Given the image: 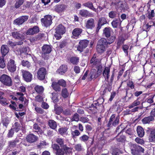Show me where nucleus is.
<instances>
[{
	"instance_id": "864d4df0",
	"label": "nucleus",
	"mask_w": 155,
	"mask_h": 155,
	"mask_svg": "<svg viewBox=\"0 0 155 155\" xmlns=\"http://www.w3.org/2000/svg\"><path fill=\"white\" fill-rule=\"evenodd\" d=\"M58 83L59 85L63 87H65L66 85V81L63 79L59 80Z\"/></svg>"
},
{
	"instance_id": "3c124183",
	"label": "nucleus",
	"mask_w": 155,
	"mask_h": 155,
	"mask_svg": "<svg viewBox=\"0 0 155 155\" xmlns=\"http://www.w3.org/2000/svg\"><path fill=\"white\" fill-rule=\"evenodd\" d=\"M23 95L24 94L21 92H18L16 93V96L17 97H19V100L21 101H24Z\"/></svg>"
},
{
	"instance_id": "a211bd4d",
	"label": "nucleus",
	"mask_w": 155,
	"mask_h": 155,
	"mask_svg": "<svg viewBox=\"0 0 155 155\" xmlns=\"http://www.w3.org/2000/svg\"><path fill=\"white\" fill-rule=\"evenodd\" d=\"M42 51L44 54L49 53L51 51V48L49 45H45L42 47Z\"/></svg>"
},
{
	"instance_id": "20e7f679",
	"label": "nucleus",
	"mask_w": 155,
	"mask_h": 155,
	"mask_svg": "<svg viewBox=\"0 0 155 155\" xmlns=\"http://www.w3.org/2000/svg\"><path fill=\"white\" fill-rule=\"evenodd\" d=\"M89 41L86 40H81L77 47V50L80 52H82L84 49L89 44Z\"/></svg>"
},
{
	"instance_id": "774afa93",
	"label": "nucleus",
	"mask_w": 155,
	"mask_h": 155,
	"mask_svg": "<svg viewBox=\"0 0 155 155\" xmlns=\"http://www.w3.org/2000/svg\"><path fill=\"white\" fill-rule=\"evenodd\" d=\"M80 120L82 122L85 123L88 122L89 120V119L87 117H82L80 118Z\"/></svg>"
},
{
	"instance_id": "ddd939ff",
	"label": "nucleus",
	"mask_w": 155,
	"mask_h": 155,
	"mask_svg": "<svg viewBox=\"0 0 155 155\" xmlns=\"http://www.w3.org/2000/svg\"><path fill=\"white\" fill-rule=\"evenodd\" d=\"M67 8V6L64 4H59L56 5L54 8L55 10L58 13L63 12Z\"/></svg>"
},
{
	"instance_id": "dca6fc26",
	"label": "nucleus",
	"mask_w": 155,
	"mask_h": 155,
	"mask_svg": "<svg viewBox=\"0 0 155 155\" xmlns=\"http://www.w3.org/2000/svg\"><path fill=\"white\" fill-rule=\"evenodd\" d=\"M130 146L132 154L133 155H138L137 150L136 149L137 145L135 144L130 143Z\"/></svg>"
},
{
	"instance_id": "6ab92c4d",
	"label": "nucleus",
	"mask_w": 155,
	"mask_h": 155,
	"mask_svg": "<svg viewBox=\"0 0 155 155\" xmlns=\"http://www.w3.org/2000/svg\"><path fill=\"white\" fill-rule=\"evenodd\" d=\"M94 19L92 18L89 19L86 23V26L87 28H92L94 26Z\"/></svg>"
},
{
	"instance_id": "9d476101",
	"label": "nucleus",
	"mask_w": 155,
	"mask_h": 155,
	"mask_svg": "<svg viewBox=\"0 0 155 155\" xmlns=\"http://www.w3.org/2000/svg\"><path fill=\"white\" fill-rule=\"evenodd\" d=\"M26 138L27 141L30 143L34 142L38 140V137L32 134H30L27 135Z\"/></svg>"
},
{
	"instance_id": "0eeeda50",
	"label": "nucleus",
	"mask_w": 155,
	"mask_h": 155,
	"mask_svg": "<svg viewBox=\"0 0 155 155\" xmlns=\"http://www.w3.org/2000/svg\"><path fill=\"white\" fill-rule=\"evenodd\" d=\"M28 18V16H22L15 20L14 21V23L16 25H21L27 21Z\"/></svg>"
},
{
	"instance_id": "5fc2aeb1",
	"label": "nucleus",
	"mask_w": 155,
	"mask_h": 155,
	"mask_svg": "<svg viewBox=\"0 0 155 155\" xmlns=\"http://www.w3.org/2000/svg\"><path fill=\"white\" fill-rule=\"evenodd\" d=\"M18 42L17 41L16 42H13L12 41H9L8 42V44L10 46L12 47H14L16 45H19L18 44Z\"/></svg>"
},
{
	"instance_id": "603ef678",
	"label": "nucleus",
	"mask_w": 155,
	"mask_h": 155,
	"mask_svg": "<svg viewBox=\"0 0 155 155\" xmlns=\"http://www.w3.org/2000/svg\"><path fill=\"white\" fill-rule=\"evenodd\" d=\"M21 64L22 66L26 67L28 68H29L30 66V63L27 61H25L24 60L22 61Z\"/></svg>"
},
{
	"instance_id": "9b49d317",
	"label": "nucleus",
	"mask_w": 155,
	"mask_h": 155,
	"mask_svg": "<svg viewBox=\"0 0 155 155\" xmlns=\"http://www.w3.org/2000/svg\"><path fill=\"white\" fill-rule=\"evenodd\" d=\"M52 16L50 15H47L45 16L44 23L46 27L50 25L52 23Z\"/></svg>"
},
{
	"instance_id": "c85d7f7f",
	"label": "nucleus",
	"mask_w": 155,
	"mask_h": 155,
	"mask_svg": "<svg viewBox=\"0 0 155 155\" xmlns=\"http://www.w3.org/2000/svg\"><path fill=\"white\" fill-rule=\"evenodd\" d=\"M111 29L109 28H106L104 30V36L108 38L110 36Z\"/></svg>"
},
{
	"instance_id": "bb28decb",
	"label": "nucleus",
	"mask_w": 155,
	"mask_h": 155,
	"mask_svg": "<svg viewBox=\"0 0 155 155\" xmlns=\"http://www.w3.org/2000/svg\"><path fill=\"white\" fill-rule=\"evenodd\" d=\"M49 126L51 129L54 130L57 127L56 122L52 120H49L48 122Z\"/></svg>"
},
{
	"instance_id": "b1692460",
	"label": "nucleus",
	"mask_w": 155,
	"mask_h": 155,
	"mask_svg": "<svg viewBox=\"0 0 155 155\" xmlns=\"http://www.w3.org/2000/svg\"><path fill=\"white\" fill-rule=\"evenodd\" d=\"M67 67L66 66H61L57 70V72L60 74L62 75L66 71Z\"/></svg>"
},
{
	"instance_id": "39448f33",
	"label": "nucleus",
	"mask_w": 155,
	"mask_h": 155,
	"mask_svg": "<svg viewBox=\"0 0 155 155\" xmlns=\"http://www.w3.org/2000/svg\"><path fill=\"white\" fill-rule=\"evenodd\" d=\"M46 74V70L44 68H40L37 72V78L40 80H43L45 78Z\"/></svg>"
},
{
	"instance_id": "e433bc0d",
	"label": "nucleus",
	"mask_w": 155,
	"mask_h": 155,
	"mask_svg": "<svg viewBox=\"0 0 155 155\" xmlns=\"http://www.w3.org/2000/svg\"><path fill=\"white\" fill-rule=\"evenodd\" d=\"M36 92L38 93H41L43 92L44 91V88L42 86L37 85L35 88Z\"/></svg>"
},
{
	"instance_id": "4468645a",
	"label": "nucleus",
	"mask_w": 155,
	"mask_h": 155,
	"mask_svg": "<svg viewBox=\"0 0 155 155\" xmlns=\"http://www.w3.org/2000/svg\"><path fill=\"white\" fill-rule=\"evenodd\" d=\"M110 68L106 67L103 72V75L104 77L105 80L108 81L110 75Z\"/></svg>"
},
{
	"instance_id": "8fccbe9b",
	"label": "nucleus",
	"mask_w": 155,
	"mask_h": 155,
	"mask_svg": "<svg viewBox=\"0 0 155 155\" xmlns=\"http://www.w3.org/2000/svg\"><path fill=\"white\" fill-rule=\"evenodd\" d=\"M74 148L76 150L78 151H81L83 149V148L81 144H76L75 145Z\"/></svg>"
},
{
	"instance_id": "7ed1b4c3",
	"label": "nucleus",
	"mask_w": 155,
	"mask_h": 155,
	"mask_svg": "<svg viewBox=\"0 0 155 155\" xmlns=\"http://www.w3.org/2000/svg\"><path fill=\"white\" fill-rule=\"evenodd\" d=\"M119 119L120 117H116L115 114L112 115L107 125V126L110 127L111 125L114 126L117 125L119 124Z\"/></svg>"
},
{
	"instance_id": "e2e57ef3",
	"label": "nucleus",
	"mask_w": 155,
	"mask_h": 155,
	"mask_svg": "<svg viewBox=\"0 0 155 155\" xmlns=\"http://www.w3.org/2000/svg\"><path fill=\"white\" fill-rule=\"evenodd\" d=\"M35 110L37 113L41 114H42L44 112L43 110L40 107H35Z\"/></svg>"
},
{
	"instance_id": "37998d69",
	"label": "nucleus",
	"mask_w": 155,
	"mask_h": 155,
	"mask_svg": "<svg viewBox=\"0 0 155 155\" xmlns=\"http://www.w3.org/2000/svg\"><path fill=\"white\" fill-rule=\"evenodd\" d=\"M24 0H17L15 4V7L16 8H18L22 5L23 2Z\"/></svg>"
},
{
	"instance_id": "c9c22d12",
	"label": "nucleus",
	"mask_w": 155,
	"mask_h": 155,
	"mask_svg": "<svg viewBox=\"0 0 155 155\" xmlns=\"http://www.w3.org/2000/svg\"><path fill=\"white\" fill-rule=\"evenodd\" d=\"M33 128L36 130V132H39L38 134H41L42 132V130L41 129L40 127L38 126V125L37 124H35L33 125Z\"/></svg>"
},
{
	"instance_id": "4be33fe9",
	"label": "nucleus",
	"mask_w": 155,
	"mask_h": 155,
	"mask_svg": "<svg viewBox=\"0 0 155 155\" xmlns=\"http://www.w3.org/2000/svg\"><path fill=\"white\" fill-rule=\"evenodd\" d=\"M1 51L2 54L5 55L9 51L8 47L6 45H2L1 47Z\"/></svg>"
},
{
	"instance_id": "2f4dec72",
	"label": "nucleus",
	"mask_w": 155,
	"mask_h": 155,
	"mask_svg": "<svg viewBox=\"0 0 155 155\" xmlns=\"http://www.w3.org/2000/svg\"><path fill=\"white\" fill-rule=\"evenodd\" d=\"M70 62L73 64H77L79 61V58L77 57H72L70 59Z\"/></svg>"
},
{
	"instance_id": "7c9ffc66",
	"label": "nucleus",
	"mask_w": 155,
	"mask_h": 155,
	"mask_svg": "<svg viewBox=\"0 0 155 155\" xmlns=\"http://www.w3.org/2000/svg\"><path fill=\"white\" fill-rule=\"evenodd\" d=\"M58 84L57 82L54 81L53 82L51 86L55 91H59L61 90V88Z\"/></svg>"
},
{
	"instance_id": "a18cd8bd",
	"label": "nucleus",
	"mask_w": 155,
	"mask_h": 155,
	"mask_svg": "<svg viewBox=\"0 0 155 155\" xmlns=\"http://www.w3.org/2000/svg\"><path fill=\"white\" fill-rule=\"evenodd\" d=\"M88 11L86 10L82 9L80 11L79 14L82 16L87 17Z\"/></svg>"
},
{
	"instance_id": "1a4fd4ad",
	"label": "nucleus",
	"mask_w": 155,
	"mask_h": 155,
	"mask_svg": "<svg viewBox=\"0 0 155 155\" xmlns=\"http://www.w3.org/2000/svg\"><path fill=\"white\" fill-rule=\"evenodd\" d=\"M8 70L11 72H13L16 70V66L15 64L14 61L10 60L8 63Z\"/></svg>"
},
{
	"instance_id": "2eb2a0df",
	"label": "nucleus",
	"mask_w": 155,
	"mask_h": 155,
	"mask_svg": "<svg viewBox=\"0 0 155 155\" xmlns=\"http://www.w3.org/2000/svg\"><path fill=\"white\" fill-rule=\"evenodd\" d=\"M56 141L60 145L61 147L64 148V149H69L66 144H64V141L63 139L58 138L56 139Z\"/></svg>"
},
{
	"instance_id": "393cba45",
	"label": "nucleus",
	"mask_w": 155,
	"mask_h": 155,
	"mask_svg": "<svg viewBox=\"0 0 155 155\" xmlns=\"http://www.w3.org/2000/svg\"><path fill=\"white\" fill-rule=\"evenodd\" d=\"M121 21L120 19H117L113 20L111 22V24L113 28H116L121 25Z\"/></svg>"
},
{
	"instance_id": "a878e982",
	"label": "nucleus",
	"mask_w": 155,
	"mask_h": 155,
	"mask_svg": "<svg viewBox=\"0 0 155 155\" xmlns=\"http://www.w3.org/2000/svg\"><path fill=\"white\" fill-rule=\"evenodd\" d=\"M107 23V21L106 18L104 17H102L100 18L98 22V26L97 28H100L101 26L106 24Z\"/></svg>"
},
{
	"instance_id": "f704fd0d",
	"label": "nucleus",
	"mask_w": 155,
	"mask_h": 155,
	"mask_svg": "<svg viewBox=\"0 0 155 155\" xmlns=\"http://www.w3.org/2000/svg\"><path fill=\"white\" fill-rule=\"evenodd\" d=\"M71 134L72 138L74 139L79 136L80 135V133L78 130H75L74 131H71Z\"/></svg>"
},
{
	"instance_id": "338daca9",
	"label": "nucleus",
	"mask_w": 155,
	"mask_h": 155,
	"mask_svg": "<svg viewBox=\"0 0 155 155\" xmlns=\"http://www.w3.org/2000/svg\"><path fill=\"white\" fill-rule=\"evenodd\" d=\"M52 147L53 149L56 151L60 148L58 145L55 143L52 144Z\"/></svg>"
},
{
	"instance_id": "69168bd1",
	"label": "nucleus",
	"mask_w": 155,
	"mask_h": 155,
	"mask_svg": "<svg viewBox=\"0 0 155 155\" xmlns=\"http://www.w3.org/2000/svg\"><path fill=\"white\" fill-rule=\"evenodd\" d=\"M125 137L124 136L122 135L120 137H117V140L118 142H123L125 139Z\"/></svg>"
},
{
	"instance_id": "f257e3e1",
	"label": "nucleus",
	"mask_w": 155,
	"mask_h": 155,
	"mask_svg": "<svg viewBox=\"0 0 155 155\" xmlns=\"http://www.w3.org/2000/svg\"><path fill=\"white\" fill-rule=\"evenodd\" d=\"M12 36L15 39L18 41V44L22 45L25 39L24 33L21 31H15L12 32Z\"/></svg>"
},
{
	"instance_id": "aec40b11",
	"label": "nucleus",
	"mask_w": 155,
	"mask_h": 155,
	"mask_svg": "<svg viewBox=\"0 0 155 155\" xmlns=\"http://www.w3.org/2000/svg\"><path fill=\"white\" fill-rule=\"evenodd\" d=\"M137 132L138 136L140 137H143L144 135V131L143 128L140 126L137 127Z\"/></svg>"
},
{
	"instance_id": "13d9d810",
	"label": "nucleus",
	"mask_w": 155,
	"mask_h": 155,
	"mask_svg": "<svg viewBox=\"0 0 155 155\" xmlns=\"http://www.w3.org/2000/svg\"><path fill=\"white\" fill-rule=\"evenodd\" d=\"M135 141L137 143L140 144H143L144 143V141L142 139L139 137H137L135 139Z\"/></svg>"
},
{
	"instance_id": "49530a36",
	"label": "nucleus",
	"mask_w": 155,
	"mask_h": 155,
	"mask_svg": "<svg viewBox=\"0 0 155 155\" xmlns=\"http://www.w3.org/2000/svg\"><path fill=\"white\" fill-rule=\"evenodd\" d=\"M116 39L115 36L113 35L107 39L108 41L107 43L108 45H110L113 43L115 41Z\"/></svg>"
},
{
	"instance_id": "680f3d73",
	"label": "nucleus",
	"mask_w": 155,
	"mask_h": 155,
	"mask_svg": "<svg viewBox=\"0 0 155 155\" xmlns=\"http://www.w3.org/2000/svg\"><path fill=\"white\" fill-rule=\"evenodd\" d=\"M154 16L155 13H154V10H152L150 12L149 14L147 17L149 19H151Z\"/></svg>"
},
{
	"instance_id": "72a5a7b5",
	"label": "nucleus",
	"mask_w": 155,
	"mask_h": 155,
	"mask_svg": "<svg viewBox=\"0 0 155 155\" xmlns=\"http://www.w3.org/2000/svg\"><path fill=\"white\" fill-rule=\"evenodd\" d=\"M69 95V93L66 88H63L61 91V95L64 98L67 97Z\"/></svg>"
},
{
	"instance_id": "6e6552de",
	"label": "nucleus",
	"mask_w": 155,
	"mask_h": 155,
	"mask_svg": "<svg viewBox=\"0 0 155 155\" xmlns=\"http://www.w3.org/2000/svg\"><path fill=\"white\" fill-rule=\"evenodd\" d=\"M82 31L81 28H76L74 29L72 31V35L71 38H74L77 39L79 35H80Z\"/></svg>"
},
{
	"instance_id": "09e8293b",
	"label": "nucleus",
	"mask_w": 155,
	"mask_h": 155,
	"mask_svg": "<svg viewBox=\"0 0 155 155\" xmlns=\"http://www.w3.org/2000/svg\"><path fill=\"white\" fill-rule=\"evenodd\" d=\"M5 66L3 57H0V67L2 68H4Z\"/></svg>"
},
{
	"instance_id": "4d7b16f0",
	"label": "nucleus",
	"mask_w": 155,
	"mask_h": 155,
	"mask_svg": "<svg viewBox=\"0 0 155 155\" xmlns=\"http://www.w3.org/2000/svg\"><path fill=\"white\" fill-rule=\"evenodd\" d=\"M95 74L93 71H91L88 76V79L89 80H91L93 78H94Z\"/></svg>"
},
{
	"instance_id": "412c9836",
	"label": "nucleus",
	"mask_w": 155,
	"mask_h": 155,
	"mask_svg": "<svg viewBox=\"0 0 155 155\" xmlns=\"http://www.w3.org/2000/svg\"><path fill=\"white\" fill-rule=\"evenodd\" d=\"M97 44L104 46L106 48L107 47V45H108L107 40L104 38L100 39L98 41Z\"/></svg>"
},
{
	"instance_id": "a19ab883",
	"label": "nucleus",
	"mask_w": 155,
	"mask_h": 155,
	"mask_svg": "<svg viewBox=\"0 0 155 155\" xmlns=\"http://www.w3.org/2000/svg\"><path fill=\"white\" fill-rule=\"evenodd\" d=\"M99 60L96 59V57L94 55L91 61V63H93V64L95 65L99 64Z\"/></svg>"
},
{
	"instance_id": "ea45409f",
	"label": "nucleus",
	"mask_w": 155,
	"mask_h": 155,
	"mask_svg": "<svg viewBox=\"0 0 155 155\" xmlns=\"http://www.w3.org/2000/svg\"><path fill=\"white\" fill-rule=\"evenodd\" d=\"M68 130V128L66 127L61 128L58 130L59 133L62 135L66 134Z\"/></svg>"
},
{
	"instance_id": "79ce46f5",
	"label": "nucleus",
	"mask_w": 155,
	"mask_h": 155,
	"mask_svg": "<svg viewBox=\"0 0 155 155\" xmlns=\"http://www.w3.org/2000/svg\"><path fill=\"white\" fill-rule=\"evenodd\" d=\"M16 132H18L20 129L21 126L18 122H15L13 126Z\"/></svg>"
},
{
	"instance_id": "0e129e2a",
	"label": "nucleus",
	"mask_w": 155,
	"mask_h": 155,
	"mask_svg": "<svg viewBox=\"0 0 155 155\" xmlns=\"http://www.w3.org/2000/svg\"><path fill=\"white\" fill-rule=\"evenodd\" d=\"M62 35V34H61V33H58L56 31L55 34H54V36L56 39L59 40L61 38V35Z\"/></svg>"
},
{
	"instance_id": "4c0bfd02",
	"label": "nucleus",
	"mask_w": 155,
	"mask_h": 155,
	"mask_svg": "<svg viewBox=\"0 0 155 155\" xmlns=\"http://www.w3.org/2000/svg\"><path fill=\"white\" fill-rule=\"evenodd\" d=\"M140 104V102L138 100L135 101L131 104L129 106V108L131 109L134 107Z\"/></svg>"
},
{
	"instance_id": "f3484780",
	"label": "nucleus",
	"mask_w": 155,
	"mask_h": 155,
	"mask_svg": "<svg viewBox=\"0 0 155 155\" xmlns=\"http://www.w3.org/2000/svg\"><path fill=\"white\" fill-rule=\"evenodd\" d=\"M55 30L58 33H61L62 34H63L65 32V27L61 24L59 25Z\"/></svg>"
},
{
	"instance_id": "f03ea898",
	"label": "nucleus",
	"mask_w": 155,
	"mask_h": 155,
	"mask_svg": "<svg viewBox=\"0 0 155 155\" xmlns=\"http://www.w3.org/2000/svg\"><path fill=\"white\" fill-rule=\"evenodd\" d=\"M0 81L5 85L11 86L12 85V81L10 77L8 75L3 74L0 78Z\"/></svg>"
},
{
	"instance_id": "473e14b6",
	"label": "nucleus",
	"mask_w": 155,
	"mask_h": 155,
	"mask_svg": "<svg viewBox=\"0 0 155 155\" xmlns=\"http://www.w3.org/2000/svg\"><path fill=\"white\" fill-rule=\"evenodd\" d=\"M64 148H60L56 152V155H64V154L65 151L66 149H64ZM70 150L71 149L69 148Z\"/></svg>"
},
{
	"instance_id": "58836bf2",
	"label": "nucleus",
	"mask_w": 155,
	"mask_h": 155,
	"mask_svg": "<svg viewBox=\"0 0 155 155\" xmlns=\"http://www.w3.org/2000/svg\"><path fill=\"white\" fill-rule=\"evenodd\" d=\"M89 137L85 134L83 135L79 138V139L81 141L85 142L89 139Z\"/></svg>"
},
{
	"instance_id": "c03bdc74",
	"label": "nucleus",
	"mask_w": 155,
	"mask_h": 155,
	"mask_svg": "<svg viewBox=\"0 0 155 155\" xmlns=\"http://www.w3.org/2000/svg\"><path fill=\"white\" fill-rule=\"evenodd\" d=\"M79 120V115L77 113H76L73 115L71 119V121H75L78 122Z\"/></svg>"
},
{
	"instance_id": "cd10ccee",
	"label": "nucleus",
	"mask_w": 155,
	"mask_h": 155,
	"mask_svg": "<svg viewBox=\"0 0 155 155\" xmlns=\"http://www.w3.org/2000/svg\"><path fill=\"white\" fill-rule=\"evenodd\" d=\"M153 119V117L151 115L148 117H145L143 119L142 121L143 124H146L150 123V121H152Z\"/></svg>"
},
{
	"instance_id": "423d86ee",
	"label": "nucleus",
	"mask_w": 155,
	"mask_h": 155,
	"mask_svg": "<svg viewBox=\"0 0 155 155\" xmlns=\"http://www.w3.org/2000/svg\"><path fill=\"white\" fill-rule=\"evenodd\" d=\"M22 73L23 78L25 81L27 82L31 81L32 79V75L29 72L23 70Z\"/></svg>"
},
{
	"instance_id": "5701e85b",
	"label": "nucleus",
	"mask_w": 155,
	"mask_h": 155,
	"mask_svg": "<svg viewBox=\"0 0 155 155\" xmlns=\"http://www.w3.org/2000/svg\"><path fill=\"white\" fill-rule=\"evenodd\" d=\"M106 48L104 46L97 44L96 48L98 53L102 54L105 51Z\"/></svg>"
},
{
	"instance_id": "c756f323",
	"label": "nucleus",
	"mask_w": 155,
	"mask_h": 155,
	"mask_svg": "<svg viewBox=\"0 0 155 155\" xmlns=\"http://www.w3.org/2000/svg\"><path fill=\"white\" fill-rule=\"evenodd\" d=\"M83 5L84 6L88 7L95 12H96V9L94 7L92 3L91 2H87L83 4Z\"/></svg>"
},
{
	"instance_id": "052dcab7",
	"label": "nucleus",
	"mask_w": 155,
	"mask_h": 155,
	"mask_svg": "<svg viewBox=\"0 0 155 155\" xmlns=\"http://www.w3.org/2000/svg\"><path fill=\"white\" fill-rule=\"evenodd\" d=\"M46 145V142L44 141H41L40 143L37 145V147L38 148H42Z\"/></svg>"
},
{
	"instance_id": "6e6d98bb",
	"label": "nucleus",
	"mask_w": 155,
	"mask_h": 155,
	"mask_svg": "<svg viewBox=\"0 0 155 155\" xmlns=\"http://www.w3.org/2000/svg\"><path fill=\"white\" fill-rule=\"evenodd\" d=\"M117 15V13L115 11L110 12L109 13V16L110 18H115Z\"/></svg>"
},
{
	"instance_id": "bf43d9fd",
	"label": "nucleus",
	"mask_w": 155,
	"mask_h": 155,
	"mask_svg": "<svg viewBox=\"0 0 155 155\" xmlns=\"http://www.w3.org/2000/svg\"><path fill=\"white\" fill-rule=\"evenodd\" d=\"M63 109L62 107H59L57 108L55 110V113L58 115H59L62 111Z\"/></svg>"
},
{
	"instance_id": "de8ad7c7",
	"label": "nucleus",
	"mask_w": 155,
	"mask_h": 155,
	"mask_svg": "<svg viewBox=\"0 0 155 155\" xmlns=\"http://www.w3.org/2000/svg\"><path fill=\"white\" fill-rule=\"evenodd\" d=\"M52 95L53 96L52 99L53 101L55 103L57 102L58 101V94L56 93H52Z\"/></svg>"
},
{
	"instance_id": "f8f14e48",
	"label": "nucleus",
	"mask_w": 155,
	"mask_h": 155,
	"mask_svg": "<svg viewBox=\"0 0 155 155\" xmlns=\"http://www.w3.org/2000/svg\"><path fill=\"white\" fill-rule=\"evenodd\" d=\"M149 134V139L150 142H155V129H150L148 130Z\"/></svg>"
}]
</instances>
